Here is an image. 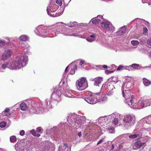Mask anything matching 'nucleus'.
Here are the masks:
<instances>
[{
	"mask_svg": "<svg viewBox=\"0 0 151 151\" xmlns=\"http://www.w3.org/2000/svg\"><path fill=\"white\" fill-rule=\"evenodd\" d=\"M27 59L26 57L22 55H18L16 57L15 60L12 61H9L3 63L0 68L1 71V69L4 70L8 68L11 70L19 69L24 67L26 65Z\"/></svg>",
	"mask_w": 151,
	"mask_h": 151,
	"instance_id": "f257e3e1",
	"label": "nucleus"
},
{
	"mask_svg": "<svg viewBox=\"0 0 151 151\" xmlns=\"http://www.w3.org/2000/svg\"><path fill=\"white\" fill-rule=\"evenodd\" d=\"M68 122L71 126L72 128L76 129L77 128H82L84 124L90 123V121L86 119L85 116H81L73 114L70 115L67 119Z\"/></svg>",
	"mask_w": 151,
	"mask_h": 151,
	"instance_id": "f03ea898",
	"label": "nucleus"
},
{
	"mask_svg": "<svg viewBox=\"0 0 151 151\" xmlns=\"http://www.w3.org/2000/svg\"><path fill=\"white\" fill-rule=\"evenodd\" d=\"M51 99H47L44 102L40 104L35 103L30 110V112L33 114H38L47 112L48 109L52 108V101H51Z\"/></svg>",
	"mask_w": 151,
	"mask_h": 151,
	"instance_id": "7ed1b4c3",
	"label": "nucleus"
},
{
	"mask_svg": "<svg viewBox=\"0 0 151 151\" xmlns=\"http://www.w3.org/2000/svg\"><path fill=\"white\" fill-rule=\"evenodd\" d=\"M132 86V83L130 82H126L123 83L122 87V90L123 96L125 99L124 100L125 103L128 104V103L131 102L132 101L134 96L132 94L129 90Z\"/></svg>",
	"mask_w": 151,
	"mask_h": 151,
	"instance_id": "20e7f679",
	"label": "nucleus"
},
{
	"mask_svg": "<svg viewBox=\"0 0 151 151\" xmlns=\"http://www.w3.org/2000/svg\"><path fill=\"white\" fill-rule=\"evenodd\" d=\"M122 119L121 126L125 128L132 126L135 122L136 118L133 114H128L123 117L122 116Z\"/></svg>",
	"mask_w": 151,
	"mask_h": 151,
	"instance_id": "39448f33",
	"label": "nucleus"
},
{
	"mask_svg": "<svg viewBox=\"0 0 151 151\" xmlns=\"http://www.w3.org/2000/svg\"><path fill=\"white\" fill-rule=\"evenodd\" d=\"M130 107L133 109H141L144 107L149 106L151 105V100L146 99L143 101H139L135 102L133 101L128 103V104Z\"/></svg>",
	"mask_w": 151,
	"mask_h": 151,
	"instance_id": "423d86ee",
	"label": "nucleus"
},
{
	"mask_svg": "<svg viewBox=\"0 0 151 151\" xmlns=\"http://www.w3.org/2000/svg\"><path fill=\"white\" fill-rule=\"evenodd\" d=\"M58 5L56 4L54 2L51 1L47 7V11L48 14L52 17H58L61 15L62 12L58 13H54L58 9Z\"/></svg>",
	"mask_w": 151,
	"mask_h": 151,
	"instance_id": "0eeeda50",
	"label": "nucleus"
},
{
	"mask_svg": "<svg viewBox=\"0 0 151 151\" xmlns=\"http://www.w3.org/2000/svg\"><path fill=\"white\" fill-rule=\"evenodd\" d=\"M122 115L119 114L115 113L109 115L107 120H108L109 122L111 120V119L112 123L115 125L119 124V125L121 126V123H122Z\"/></svg>",
	"mask_w": 151,
	"mask_h": 151,
	"instance_id": "6e6552de",
	"label": "nucleus"
},
{
	"mask_svg": "<svg viewBox=\"0 0 151 151\" xmlns=\"http://www.w3.org/2000/svg\"><path fill=\"white\" fill-rule=\"evenodd\" d=\"M51 29V27L49 28V27L41 25L36 28V30L35 31V32L37 35H39L41 37H47V34L52 32L50 31H47V30Z\"/></svg>",
	"mask_w": 151,
	"mask_h": 151,
	"instance_id": "1a4fd4ad",
	"label": "nucleus"
},
{
	"mask_svg": "<svg viewBox=\"0 0 151 151\" xmlns=\"http://www.w3.org/2000/svg\"><path fill=\"white\" fill-rule=\"evenodd\" d=\"M101 23L103 29L106 32L112 33L115 31V27L111 23L108 21L105 20Z\"/></svg>",
	"mask_w": 151,
	"mask_h": 151,
	"instance_id": "9d476101",
	"label": "nucleus"
},
{
	"mask_svg": "<svg viewBox=\"0 0 151 151\" xmlns=\"http://www.w3.org/2000/svg\"><path fill=\"white\" fill-rule=\"evenodd\" d=\"M100 93L96 94L91 93L84 98L85 100L88 103L91 104H94L98 102V98L99 97V94Z\"/></svg>",
	"mask_w": 151,
	"mask_h": 151,
	"instance_id": "9b49d317",
	"label": "nucleus"
},
{
	"mask_svg": "<svg viewBox=\"0 0 151 151\" xmlns=\"http://www.w3.org/2000/svg\"><path fill=\"white\" fill-rule=\"evenodd\" d=\"M140 122L143 125L142 128L140 129L141 132L144 131H151V128H148L149 124H151V117L142 119L140 120Z\"/></svg>",
	"mask_w": 151,
	"mask_h": 151,
	"instance_id": "f8f14e48",
	"label": "nucleus"
},
{
	"mask_svg": "<svg viewBox=\"0 0 151 151\" xmlns=\"http://www.w3.org/2000/svg\"><path fill=\"white\" fill-rule=\"evenodd\" d=\"M61 92L58 90H55L53 92L51 98L53 100V103L57 105L58 102L61 101L60 97Z\"/></svg>",
	"mask_w": 151,
	"mask_h": 151,
	"instance_id": "ddd939ff",
	"label": "nucleus"
},
{
	"mask_svg": "<svg viewBox=\"0 0 151 151\" xmlns=\"http://www.w3.org/2000/svg\"><path fill=\"white\" fill-rule=\"evenodd\" d=\"M77 88L79 90L82 91L85 89L88 86L87 81L86 78H82L77 83Z\"/></svg>",
	"mask_w": 151,
	"mask_h": 151,
	"instance_id": "4468645a",
	"label": "nucleus"
},
{
	"mask_svg": "<svg viewBox=\"0 0 151 151\" xmlns=\"http://www.w3.org/2000/svg\"><path fill=\"white\" fill-rule=\"evenodd\" d=\"M145 146V143L142 142L140 140H137L133 143V148L134 150H137L140 148L139 151H141Z\"/></svg>",
	"mask_w": 151,
	"mask_h": 151,
	"instance_id": "2eb2a0df",
	"label": "nucleus"
},
{
	"mask_svg": "<svg viewBox=\"0 0 151 151\" xmlns=\"http://www.w3.org/2000/svg\"><path fill=\"white\" fill-rule=\"evenodd\" d=\"M105 123L104 125V130L110 133H115V130L114 128L112 127L109 124H106Z\"/></svg>",
	"mask_w": 151,
	"mask_h": 151,
	"instance_id": "dca6fc26",
	"label": "nucleus"
},
{
	"mask_svg": "<svg viewBox=\"0 0 151 151\" xmlns=\"http://www.w3.org/2000/svg\"><path fill=\"white\" fill-rule=\"evenodd\" d=\"M68 29L66 28H65V29H63L61 30L60 31H56L55 32V34H58L59 33H61L63 34L65 36H76V33H72L68 31Z\"/></svg>",
	"mask_w": 151,
	"mask_h": 151,
	"instance_id": "f3484780",
	"label": "nucleus"
},
{
	"mask_svg": "<svg viewBox=\"0 0 151 151\" xmlns=\"http://www.w3.org/2000/svg\"><path fill=\"white\" fill-rule=\"evenodd\" d=\"M102 19H103L102 16L99 15L96 18H93L90 21V22H91L93 24H97L101 23Z\"/></svg>",
	"mask_w": 151,
	"mask_h": 151,
	"instance_id": "a211bd4d",
	"label": "nucleus"
},
{
	"mask_svg": "<svg viewBox=\"0 0 151 151\" xmlns=\"http://www.w3.org/2000/svg\"><path fill=\"white\" fill-rule=\"evenodd\" d=\"M59 150L63 151H71L70 147H68L67 144H62L60 145L59 148Z\"/></svg>",
	"mask_w": 151,
	"mask_h": 151,
	"instance_id": "6ab92c4d",
	"label": "nucleus"
},
{
	"mask_svg": "<svg viewBox=\"0 0 151 151\" xmlns=\"http://www.w3.org/2000/svg\"><path fill=\"white\" fill-rule=\"evenodd\" d=\"M104 87H105V89H107L108 90H113L114 89H115L113 85L111 84L110 82H108L107 84H103L102 87L101 88H103Z\"/></svg>",
	"mask_w": 151,
	"mask_h": 151,
	"instance_id": "aec40b11",
	"label": "nucleus"
},
{
	"mask_svg": "<svg viewBox=\"0 0 151 151\" xmlns=\"http://www.w3.org/2000/svg\"><path fill=\"white\" fill-rule=\"evenodd\" d=\"M44 150H48L53 145V144L49 141H47L45 142L44 143Z\"/></svg>",
	"mask_w": 151,
	"mask_h": 151,
	"instance_id": "412c9836",
	"label": "nucleus"
},
{
	"mask_svg": "<svg viewBox=\"0 0 151 151\" xmlns=\"http://www.w3.org/2000/svg\"><path fill=\"white\" fill-rule=\"evenodd\" d=\"M64 24L66 26H67L68 27H75L77 25V23L76 22H70L69 23H68L67 24H65L63 22H61L60 23H58L56 24L57 25L60 26L59 24Z\"/></svg>",
	"mask_w": 151,
	"mask_h": 151,
	"instance_id": "4be33fe9",
	"label": "nucleus"
},
{
	"mask_svg": "<svg viewBox=\"0 0 151 151\" xmlns=\"http://www.w3.org/2000/svg\"><path fill=\"white\" fill-rule=\"evenodd\" d=\"M29 46L28 45H27L25 47V48H24V49L23 50V53L24 54V55H22V56H25L27 58V60L26 64H27L28 60V58H27V56H26V55H27L29 54L30 53V51H29Z\"/></svg>",
	"mask_w": 151,
	"mask_h": 151,
	"instance_id": "5701e85b",
	"label": "nucleus"
},
{
	"mask_svg": "<svg viewBox=\"0 0 151 151\" xmlns=\"http://www.w3.org/2000/svg\"><path fill=\"white\" fill-rule=\"evenodd\" d=\"M103 80V78L101 77L96 78L94 79V85L99 86V84Z\"/></svg>",
	"mask_w": 151,
	"mask_h": 151,
	"instance_id": "b1692460",
	"label": "nucleus"
},
{
	"mask_svg": "<svg viewBox=\"0 0 151 151\" xmlns=\"http://www.w3.org/2000/svg\"><path fill=\"white\" fill-rule=\"evenodd\" d=\"M73 93L70 91H68L64 93L63 94L66 97L69 98H74L75 97L73 95Z\"/></svg>",
	"mask_w": 151,
	"mask_h": 151,
	"instance_id": "393cba45",
	"label": "nucleus"
},
{
	"mask_svg": "<svg viewBox=\"0 0 151 151\" xmlns=\"http://www.w3.org/2000/svg\"><path fill=\"white\" fill-rule=\"evenodd\" d=\"M126 28L125 27H122L119 29V31L117 32V34L119 36L123 35L125 32Z\"/></svg>",
	"mask_w": 151,
	"mask_h": 151,
	"instance_id": "a878e982",
	"label": "nucleus"
},
{
	"mask_svg": "<svg viewBox=\"0 0 151 151\" xmlns=\"http://www.w3.org/2000/svg\"><path fill=\"white\" fill-rule=\"evenodd\" d=\"M95 34H93L90 36L89 37H87L86 39L87 41L90 42H91L95 40Z\"/></svg>",
	"mask_w": 151,
	"mask_h": 151,
	"instance_id": "bb28decb",
	"label": "nucleus"
},
{
	"mask_svg": "<svg viewBox=\"0 0 151 151\" xmlns=\"http://www.w3.org/2000/svg\"><path fill=\"white\" fill-rule=\"evenodd\" d=\"M139 66V65L138 64H133L131 65H129L127 67V68H128L127 69H130V70H132L136 69Z\"/></svg>",
	"mask_w": 151,
	"mask_h": 151,
	"instance_id": "cd10ccee",
	"label": "nucleus"
},
{
	"mask_svg": "<svg viewBox=\"0 0 151 151\" xmlns=\"http://www.w3.org/2000/svg\"><path fill=\"white\" fill-rule=\"evenodd\" d=\"M98 102H105L107 100V97L104 95H102L99 97V99H98Z\"/></svg>",
	"mask_w": 151,
	"mask_h": 151,
	"instance_id": "c85d7f7f",
	"label": "nucleus"
},
{
	"mask_svg": "<svg viewBox=\"0 0 151 151\" xmlns=\"http://www.w3.org/2000/svg\"><path fill=\"white\" fill-rule=\"evenodd\" d=\"M10 57L9 54L7 55L4 52L3 53L1 56V59L5 61Z\"/></svg>",
	"mask_w": 151,
	"mask_h": 151,
	"instance_id": "c756f323",
	"label": "nucleus"
},
{
	"mask_svg": "<svg viewBox=\"0 0 151 151\" xmlns=\"http://www.w3.org/2000/svg\"><path fill=\"white\" fill-rule=\"evenodd\" d=\"M21 109L22 111H25L27 109V107L26 104L24 102H22L20 104Z\"/></svg>",
	"mask_w": 151,
	"mask_h": 151,
	"instance_id": "7c9ffc66",
	"label": "nucleus"
},
{
	"mask_svg": "<svg viewBox=\"0 0 151 151\" xmlns=\"http://www.w3.org/2000/svg\"><path fill=\"white\" fill-rule=\"evenodd\" d=\"M143 81L144 84L146 86H148L151 84V82L146 78H144Z\"/></svg>",
	"mask_w": 151,
	"mask_h": 151,
	"instance_id": "2f4dec72",
	"label": "nucleus"
},
{
	"mask_svg": "<svg viewBox=\"0 0 151 151\" xmlns=\"http://www.w3.org/2000/svg\"><path fill=\"white\" fill-rule=\"evenodd\" d=\"M19 39L21 41H25L29 39V37L25 35H23L19 37Z\"/></svg>",
	"mask_w": 151,
	"mask_h": 151,
	"instance_id": "473e14b6",
	"label": "nucleus"
},
{
	"mask_svg": "<svg viewBox=\"0 0 151 151\" xmlns=\"http://www.w3.org/2000/svg\"><path fill=\"white\" fill-rule=\"evenodd\" d=\"M30 133L34 136L39 137L40 136V134L37 133L34 129H32L30 131Z\"/></svg>",
	"mask_w": 151,
	"mask_h": 151,
	"instance_id": "72a5a7b5",
	"label": "nucleus"
},
{
	"mask_svg": "<svg viewBox=\"0 0 151 151\" xmlns=\"http://www.w3.org/2000/svg\"><path fill=\"white\" fill-rule=\"evenodd\" d=\"M77 65H75L73 68H71L69 72V73L71 75L74 74L75 72V70L77 69Z\"/></svg>",
	"mask_w": 151,
	"mask_h": 151,
	"instance_id": "f704fd0d",
	"label": "nucleus"
},
{
	"mask_svg": "<svg viewBox=\"0 0 151 151\" xmlns=\"http://www.w3.org/2000/svg\"><path fill=\"white\" fill-rule=\"evenodd\" d=\"M15 147L16 151H24V150L22 147H20L16 144L15 145Z\"/></svg>",
	"mask_w": 151,
	"mask_h": 151,
	"instance_id": "c9c22d12",
	"label": "nucleus"
},
{
	"mask_svg": "<svg viewBox=\"0 0 151 151\" xmlns=\"http://www.w3.org/2000/svg\"><path fill=\"white\" fill-rule=\"evenodd\" d=\"M10 140L11 142L12 143L15 142L17 140L16 137L15 136H12L10 137Z\"/></svg>",
	"mask_w": 151,
	"mask_h": 151,
	"instance_id": "e433bc0d",
	"label": "nucleus"
},
{
	"mask_svg": "<svg viewBox=\"0 0 151 151\" xmlns=\"http://www.w3.org/2000/svg\"><path fill=\"white\" fill-rule=\"evenodd\" d=\"M139 51L144 54H146L148 50L147 49L142 48L139 50Z\"/></svg>",
	"mask_w": 151,
	"mask_h": 151,
	"instance_id": "4c0bfd02",
	"label": "nucleus"
},
{
	"mask_svg": "<svg viewBox=\"0 0 151 151\" xmlns=\"http://www.w3.org/2000/svg\"><path fill=\"white\" fill-rule=\"evenodd\" d=\"M131 43L133 45L137 46L139 44V42L137 40H133L131 42Z\"/></svg>",
	"mask_w": 151,
	"mask_h": 151,
	"instance_id": "58836bf2",
	"label": "nucleus"
},
{
	"mask_svg": "<svg viewBox=\"0 0 151 151\" xmlns=\"http://www.w3.org/2000/svg\"><path fill=\"white\" fill-rule=\"evenodd\" d=\"M138 136V135L136 134H128V136L129 137L132 139L137 137Z\"/></svg>",
	"mask_w": 151,
	"mask_h": 151,
	"instance_id": "ea45409f",
	"label": "nucleus"
},
{
	"mask_svg": "<svg viewBox=\"0 0 151 151\" xmlns=\"http://www.w3.org/2000/svg\"><path fill=\"white\" fill-rule=\"evenodd\" d=\"M6 42L4 40H0V48L3 47L4 45Z\"/></svg>",
	"mask_w": 151,
	"mask_h": 151,
	"instance_id": "a19ab883",
	"label": "nucleus"
},
{
	"mask_svg": "<svg viewBox=\"0 0 151 151\" xmlns=\"http://www.w3.org/2000/svg\"><path fill=\"white\" fill-rule=\"evenodd\" d=\"M4 53L7 55L9 54L10 55V57L12 54V51L11 50H7L5 51Z\"/></svg>",
	"mask_w": 151,
	"mask_h": 151,
	"instance_id": "79ce46f5",
	"label": "nucleus"
},
{
	"mask_svg": "<svg viewBox=\"0 0 151 151\" xmlns=\"http://www.w3.org/2000/svg\"><path fill=\"white\" fill-rule=\"evenodd\" d=\"M147 46L150 48H151V40L148 39L147 41Z\"/></svg>",
	"mask_w": 151,
	"mask_h": 151,
	"instance_id": "37998d69",
	"label": "nucleus"
},
{
	"mask_svg": "<svg viewBox=\"0 0 151 151\" xmlns=\"http://www.w3.org/2000/svg\"><path fill=\"white\" fill-rule=\"evenodd\" d=\"M105 137L102 138L97 142V145H99L105 141Z\"/></svg>",
	"mask_w": 151,
	"mask_h": 151,
	"instance_id": "c03bdc74",
	"label": "nucleus"
},
{
	"mask_svg": "<svg viewBox=\"0 0 151 151\" xmlns=\"http://www.w3.org/2000/svg\"><path fill=\"white\" fill-rule=\"evenodd\" d=\"M63 1V2L65 3L64 0H57L56 1L57 4H58L60 5H61L62 4V1Z\"/></svg>",
	"mask_w": 151,
	"mask_h": 151,
	"instance_id": "a18cd8bd",
	"label": "nucleus"
},
{
	"mask_svg": "<svg viewBox=\"0 0 151 151\" xmlns=\"http://www.w3.org/2000/svg\"><path fill=\"white\" fill-rule=\"evenodd\" d=\"M6 125V123L4 122H2L0 123V127L1 128L4 127Z\"/></svg>",
	"mask_w": 151,
	"mask_h": 151,
	"instance_id": "49530a36",
	"label": "nucleus"
},
{
	"mask_svg": "<svg viewBox=\"0 0 151 151\" xmlns=\"http://www.w3.org/2000/svg\"><path fill=\"white\" fill-rule=\"evenodd\" d=\"M142 2L143 3H148L150 5L151 2V0H142Z\"/></svg>",
	"mask_w": 151,
	"mask_h": 151,
	"instance_id": "de8ad7c7",
	"label": "nucleus"
},
{
	"mask_svg": "<svg viewBox=\"0 0 151 151\" xmlns=\"http://www.w3.org/2000/svg\"><path fill=\"white\" fill-rule=\"evenodd\" d=\"M139 42L140 44L142 45L144 44L145 43L146 41L145 39H141L139 40Z\"/></svg>",
	"mask_w": 151,
	"mask_h": 151,
	"instance_id": "09e8293b",
	"label": "nucleus"
},
{
	"mask_svg": "<svg viewBox=\"0 0 151 151\" xmlns=\"http://www.w3.org/2000/svg\"><path fill=\"white\" fill-rule=\"evenodd\" d=\"M105 119L104 117H100L99 119V122H104L105 120Z\"/></svg>",
	"mask_w": 151,
	"mask_h": 151,
	"instance_id": "8fccbe9b",
	"label": "nucleus"
},
{
	"mask_svg": "<svg viewBox=\"0 0 151 151\" xmlns=\"http://www.w3.org/2000/svg\"><path fill=\"white\" fill-rule=\"evenodd\" d=\"M10 110V109L9 108H6L2 112V114H5V113H8Z\"/></svg>",
	"mask_w": 151,
	"mask_h": 151,
	"instance_id": "3c124183",
	"label": "nucleus"
},
{
	"mask_svg": "<svg viewBox=\"0 0 151 151\" xmlns=\"http://www.w3.org/2000/svg\"><path fill=\"white\" fill-rule=\"evenodd\" d=\"M109 91L107 93V95L109 96L112 95L114 93L113 90H108Z\"/></svg>",
	"mask_w": 151,
	"mask_h": 151,
	"instance_id": "603ef678",
	"label": "nucleus"
},
{
	"mask_svg": "<svg viewBox=\"0 0 151 151\" xmlns=\"http://www.w3.org/2000/svg\"><path fill=\"white\" fill-rule=\"evenodd\" d=\"M112 81L115 83L117 82L118 81L117 78L116 77H113L112 78Z\"/></svg>",
	"mask_w": 151,
	"mask_h": 151,
	"instance_id": "864d4df0",
	"label": "nucleus"
},
{
	"mask_svg": "<svg viewBox=\"0 0 151 151\" xmlns=\"http://www.w3.org/2000/svg\"><path fill=\"white\" fill-rule=\"evenodd\" d=\"M36 131H37L36 132H37V133L39 132V133H41L42 132V129H41V127H38L36 129Z\"/></svg>",
	"mask_w": 151,
	"mask_h": 151,
	"instance_id": "5fc2aeb1",
	"label": "nucleus"
},
{
	"mask_svg": "<svg viewBox=\"0 0 151 151\" xmlns=\"http://www.w3.org/2000/svg\"><path fill=\"white\" fill-rule=\"evenodd\" d=\"M114 71H110L109 70H106L105 71V73L106 74H109L112 73Z\"/></svg>",
	"mask_w": 151,
	"mask_h": 151,
	"instance_id": "6e6d98bb",
	"label": "nucleus"
},
{
	"mask_svg": "<svg viewBox=\"0 0 151 151\" xmlns=\"http://www.w3.org/2000/svg\"><path fill=\"white\" fill-rule=\"evenodd\" d=\"M19 134L21 136H24L25 134V132L24 130H22L20 132Z\"/></svg>",
	"mask_w": 151,
	"mask_h": 151,
	"instance_id": "4d7b16f0",
	"label": "nucleus"
},
{
	"mask_svg": "<svg viewBox=\"0 0 151 151\" xmlns=\"http://www.w3.org/2000/svg\"><path fill=\"white\" fill-rule=\"evenodd\" d=\"M111 148H110V150H112L114 148V145L112 144L111 142Z\"/></svg>",
	"mask_w": 151,
	"mask_h": 151,
	"instance_id": "13d9d810",
	"label": "nucleus"
},
{
	"mask_svg": "<svg viewBox=\"0 0 151 151\" xmlns=\"http://www.w3.org/2000/svg\"><path fill=\"white\" fill-rule=\"evenodd\" d=\"M76 33V36H78L79 37H80V38H84V36H83V35H78L77 34L78 33Z\"/></svg>",
	"mask_w": 151,
	"mask_h": 151,
	"instance_id": "bf43d9fd",
	"label": "nucleus"
},
{
	"mask_svg": "<svg viewBox=\"0 0 151 151\" xmlns=\"http://www.w3.org/2000/svg\"><path fill=\"white\" fill-rule=\"evenodd\" d=\"M85 63V61L83 60H81L80 62L79 65H81L82 64H84Z\"/></svg>",
	"mask_w": 151,
	"mask_h": 151,
	"instance_id": "052dcab7",
	"label": "nucleus"
},
{
	"mask_svg": "<svg viewBox=\"0 0 151 151\" xmlns=\"http://www.w3.org/2000/svg\"><path fill=\"white\" fill-rule=\"evenodd\" d=\"M122 145H119V148H118L117 150V151H119L120 150V149H122Z\"/></svg>",
	"mask_w": 151,
	"mask_h": 151,
	"instance_id": "680f3d73",
	"label": "nucleus"
},
{
	"mask_svg": "<svg viewBox=\"0 0 151 151\" xmlns=\"http://www.w3.org/2000/svg\"><path fill=\"white\" fill-rule=\"evenodd\" d=\"M147 29L146 28H144V32L143 33L145 34L147 32Z\"/></svg>",
	"mask_w": 151,
	"mask_h": 151,
	"instance_id": "e2e57ef3",
	"label": "nucleus"
},
{
	"mask_svg": "<svg viewBox=\"0 0 151 151\" xmlns=\"http://www.w3.org/2000/svg\"><path fill=\"white\" fill-rule=\"evenodd\" d=\"M95 151H104L103 149H101L100 150H99L98 148H96L95 150Z\"/></svg>",
	"mask_w": 151,
	"mask_h": 151,
	"instance_id": "0e129e2a",
	"label": "nucleus"
},
{
	"mask_svg": "<svg viewBox=\"0 0 151 151\" xmlns=\"http://www.w3.org/2000/svg\"><path fill=\"white\" fill-rule=\"evenodd\" d=\"M3 115H4L6 116H9L11 115V114L9 113H6L5 114H4Z\"/></svg>",
	"mask_w": 151,
	"mask_h": 151,
	"instance_id": "69168bd1",
	"label": "nucleus"
},
{
	"mask_svg": "<svg viewBox=\"0 0 151 151\" xmlns=\"http://www.w3.org/2000/svg\"><path fill=\"white\" fill-rule=\"evenodd\" d=\"M78 135L79 137H81V132H78Z\"/></svg>",
	"mask_w": 151,
	"mask_h": 151,
	"instance_id": "338daca9",
	"label": "nucleus"
},
{
	"mask_svg": "<svg viewBox=\"0 0 151 151\" xmlns=\"http://www.w3.org/2000/svg\"><path fill=\"white\" fill-rule=\"evenodd\" d=\"M148 55L151 58V51H150L148 52Z\"/></svg>",
	"mask_w": 151,
	"mask_h": 151,
	"instance_id": "774afa93",
	"label": "nucleus"
}]
</instances>
